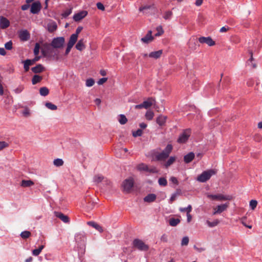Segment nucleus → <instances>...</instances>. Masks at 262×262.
Listing matches in <instances>:
<instances>
[{
  "label": "nucleus",
  "mask_w": 262,
  "mask_h": 262,
  "mask_svg": "<svg viewBox=\"0 0 262 262\" xmlns=\"http://www.w3.org/2000/svg\"><path fill=\"white\" fill-rule=\"evenodd\" d=\"M41 53L44 56H57L58 52L51 43H45L43 44Z\"/></svg>",
  "instance_id": "f257e3e1"
},
{
  "label": "nucleus",
  "mask_w": 262,
  "mask_h": 262,
  "mask_svg": "<svg viewBox=\"0 0 262 262\" xmlns=\"http://www.w3.org/2000/svg\"><path fill=\"white\" fill-rule=\"evenodd\" d=\"M216 172L217 170L215 169H211L204 171L198 176L197 180L202 183L206 182L209 180L212 176L215 175Z\"/></svg>",
  "instance_id": "f03ea898"
},
{
  "label": "nucleus",
  "mask_w": 262,
  "mask_h": 262,
  "mask_svg": "<svg viewBox=\"0 0 262 262\" xmlns=\"http://www.w3.org/2000/svg\"><path fill=\"white\" fill-rule=\"evenodd\" d=\"M172 150V146L171 144H168L166 148L160 153L156 155V158L158 161H164L166 160L169 156Z\"/></svg>",
  "instance_id": "7ed1b4c3"
},
{
  "label": "nucleus",
  "mask_w": 262,
  "mask_h": 262,
  "mask_svg": "<svg viewBox=\"0 0 262 262\" xmlns=\"http://www.w3.org/2000/svg\"><path fill=\"white\" fill-rule=\"evenodd\" d=\"M133 247L140 251H147L148 250V246L146 245L142 240L135 239L133 242Z\"/></svg>",
  "instance_id": "20e7f679"
},
{
  "label": "nucleus",
  "mask_w": 262,
  "mask_h": 262,
  "mask_svg": "<svg viewBox=\"0 0 262 262\" xmlns=\"http://www.w3.org/2000/svg\"><path fill=\"white\" fill-rule=\"evenodd\" d=\"M65 42V39L64 37H58L56 38H54L51 44L54 48L56 49H59L62 48L64 43Z\"/></svg>",
  "instance_id": "39448f33"
},
{
  "label": "nucleus",
  "mask_w": 262,
  "mask_h": 262,
  "mask_svg": "<svg viewBox=\"0 0 262 262\" xmlns=\"http://www.w3.org/2000/svg\"><path fill=\"white\" fill-rule=\"evenodd\" d=\"M134 180L132 178H129L125 180L122 183L123 191L128 193L134 186Z\"/></svg>",
  "instance_id": "423d86ee"
},
{
  "label": "nucleus",
  "mask_w": 262,
  "mask_h": 262,
  "mask_svg": "<svg viewBox=\"0 0 262 262\" xmlns=\"http://www.w3.org/2000/svg\"><path fill=\"white\" fill-rule=\"evenodd\" d=\"M190 134L191 130L190 129H185L181 134H180L177 140V142L179 143H185L188 140Z\"/></svg>",
  "instance_id": "0eeeda50"
},
{
  "label": "nucleus",
  "mask_w": 262,
  "mask_h": 262,
  "mask_svg": "<svg viewBox=\"0 0 262 262\" xmlns=\"http://www.w3.org/2000/svg\"><path fill=\"white\" fill-rule=\"evenodd\" d=\"M207 197L212 200L226 201L230 200L232 197L230 195H224L222 194H207Z\"/></svg>",
  "instance_id": "6e6552de"
},
{
  "label": "nucleus",
  "mask_w": 262,
  "mask_h": 262,
  "mask_svg": "<svg viewBox=\"0 0 262 262\" xmlns=\"http://www.w3.org/2000/svg\"><path fill=\"white\" fill-rule=\"evenodd\" d=\"M93 181L96 183L104 182L106 185H110L111 183L110 180H107L106 178L100 174L95 175L93 178Z\"/></svg>",
  "instance_id": "1a4fd4ad"
},
{
  "label": "nucleus",
  "mask_w": 262,
  "mask_h": 262,
  "mask_svg": "<svg viewBox=\"0 0 262 262\" xmlns=\"http://www.w3.org/2000/svg\"><path fill=\"white\" fill-rule=\"evenodd\" d=\"M199 41L201 43H206L209 46H213L215 45V41L210 37H201Z\"/></svg>",
  "instance_id": "9d476101"
},
{
  "label": "nucleus",
  "mask_w": 262,
  "mask_h": 262,
  "mask_svg": "<svg viewBox=\"0 0 262 262\" xmlns=\"http://www.w3.org/2000/svg\"><path fill=\"white\" fill-rule=\"evenodd\" d=\"M41 9V4L39 1L33 3L31 6L30 12L33 14H37Z\"/></svg>",
  "instance_id": "9b49d317"
},
{
  "label": "nucleus",
  "mask_w": 262,
  "mask_h": 262,
  "mask_svg": "<svg viewBox=\"0 0 262 262\" xmlns=\"http://www.w3.org/2000/svg\"><path fill=\"white\" fill-rule=\"evenodd\" d=\"M228 203L222 204L220 205H218L216 208H214V212H213V214L215 215L216 214H219L224 211L227 209L228 207Z\"/></svg>",
  "instance_id": "f8f14e48"
},
{
  "label": "nucleus",
  "mask_w": 262,
  "mask_h": 262,
  "mask_svg": "<svg viewBox=\"0 0 262 262\" xmlns=\"http://www.w3.org/2000/svg\"><path fill=\"white\" fill-rule=\"evenodd\" d=\"M19 37L22 41H27L29 39L30 35L29 32L26 30H21L19 32Z\"/></svg>",
  "instance_id": "ddd939ff"
},
{
  "label": "nucleus",
  "mask_w": 262,
  "mask_h": 262,
  "mask_svg": "<svg viewBox=\"0 0 262 262\" xmlns=\"http://www.w3.org/2000/svg\"><path fill=\"white\" fill-rule=\"evenodd\" d=\"M88 14L86 11H82L79 13L75 14L73 16V19L75 21H79L85 17Z\"/></svg>",
  "instance_id": "4468645a"
},
{
  "label": "nucleus",
  "mask_w": 262,
  "mask_h": 262,
  "mask_svg": "<svg viewBox=\"0 0 262 262\" xmlns=\"http://www.w3.org/2000/svg\"><path fill=\"white\" fill-rule=\"evenodd\" d=\"M10 26L9 20L4 16H0V28L4 29Z\"/></svg>",
  "instance_id": "2eb2a0df"
},
{
  "label": "nucleus",
  "mask_w": 262,
  "mask_h": 262,
  "mask_svg": "<svg viewBox=\"0 0 262 262\" xmlns=\"http://www.w3.org/2000/svg\"><path fill=\"white\" fill-rule=\"evenodd\" d=\"M57 26L56 23L52 20H50L47 25V29L49 32H53L56 30Z\"/></svg>",
  "instance_id": "dca6fc26"
},
{
  "label": "nucleus",
  "mask_w": 262,
  "mask_h": 262,
  "mask_svg": "<svg viewBox=\"0 0 262 262\" xmlns=\"http://www.w3.org/2000/svg\"><path fill=\"white\" fill-rule=\"evenodd\" d=\"M54 214L57 217L60 219L64 223H68L69 222V218L67 215L63 214L61 212L57 211H55Z\"/></svg>",
  "instance_id": "f3484780"
},
{
  "label": "nucleus",
  "mask_w": 262,
  "mask_h": 262,
  "mask_svg": "<svg viewBox=\"0 0 262 262\" xmlns=\"http://www.w3.org/2000/svg\"><path fill=\"white\" fill-rule=\"evenodd\" d=\"M154 39V37L152 36V31H149L147 34L141 38V41L144 43H148L151 42Z\"/></svg>",
  "instance_id": "a211bd4d"
},
{
  "label": "nucleus",
  "mask_w": 262,
  "mask_h": 262,
  "mask_svg": "<svg viewBox=\"0 0 262 262\" xmlns=\"http://www.w3.org/2000/svg\"><path fill=\"white\" fill-rule=\"evenodd\" d=\"M32 71L34 73H40L45 71V68L41 64H38L31 68Z\"/></svg>",
  "instance_id": "6ab92c4d"
},
{
  "label": "nucleus",
  "mask_w": 262,
  "mask_h": 262,
  "mask_svg": "<svg viewBox=\"0 0 262 262\" xmlns=\"http://www.w3.org/2000/svg\"><path fill=\"white\" fill-rule=\"evenodd\" d=\"M156 195L154 193H150L144 198V201L146 202H153L156 199Z\"/></svg>",
  "instance_id": "aec40b11"
},
{
  "label": "nucleus",
  "mask_w": 262,
  "mask_h": 262,
  "mask_svg": "<svg viewBox=\"0 0 262 262\" xmlns=\"http://www.w3.org/2000/svg\"><path fill=\"white\" fill-rule=\"evenodd\" d=\"M162 53L163 51L162 50L152 52L149 54V57L155 59H158L161 57Z\"/></svg>",
  "instance_id": "412c9836"
},
{
  "label": "nucleus",
  "mask_w": 262,
  "mask_h": 262,
  "mask_svg": "<svg viewBox=\"0 0 262 262\" xmlns=\"http://www.w3.org/2000/svg\"><path fill=\"white\" fill-rule=\"evenodd\" d=\"M194 158V154L192 152H190L187 155H185L184 157V160L185 163H190L191 161H192V160Z\"/></svg>",
  "instance_id": "4be33fe9"
},
{
  "label": "nucleus",
  "mask_w": 262,
  "mask_h": 262,
  "mask_svg": "<svg viewBox=\"0 0 262 262\" xmlns=\"http://www.w3.org/2000/svg\"><path fill=\"white\" fill-rule=\"evenodd\" d=\"M88 224L93 227V228L99 231L100 232H103L102 228L96 223L93 221H90L88 222Z\"/></svg>",
  "instance_id": "5701e85b"
},
{
  "label": "nucleus",
  "mask_w": 262,
  "mask_h": 262,
  "mask_svg": "<svg viewBox=\"0 0 262 262\" xmlns=\"http://www.w3.org/2000/svg\"><path fill=\"white\" fill-rule=\"evenodd\" d=\"M166 119V116L160 115L157 118L156 122L159 125L162 126L165 124Z\"/></svg>",
  "instance_id": "b1692460"
},
{
  "label": "nucleus",
  "mask_w": 262,
  "mask_h": 262,
  "mask_svg": "<svg viewBox=\"0 0 262 262\" xmlns=\"http://www.w3.org/2000/svg\"><path fill=\"white\" fill-rule=\"evenodd\" d=\"M34 184V182L31 180H23L21 181L20 185L23 187H28L33 186Z\"/></svg>",
  "instance_id": "393cba45"
},
{
  "label": "nucleus",
  "mask_w": 262,
  "mask_h": 262,
  "mask_svg": "<svg viewBox=\"0 0 262 262\" xmlns=\"http://www.w3.org/2000/svg\"><path fill=\"white\" fill-rule=\"evenodd\" d=\"M152 99L149 98L147 101H144L142 103L143 107L146 109L148 108L152 105Z\"/></svg>",
  "instance_id": "a878e982"
},
{
  "label": "nucleus",
  "mask_w": 262,
  "mask_h": 262,
  "mask_svg": "<svg viewBox=\"0 0 262 262\" xmlns=\"http://www.w3.org/2000/svg\"><path fill=\"white\" fill-rule=\"evenodd\" d=\"M76 48L79 51H82L85 48V45L84 44L83 39H81L79 40L76 45Z\"/></svg>",
  "instance_id": "bb28decb"
},
{
  "label": "nucleus",
  "mask_w": 262,
  "mask_h": 262,
  "mask_svg": "<svg viewBox=\"0 0 262 262\" xmlns=\"http://www.w3.org/2000/svg\"><path fill=\"white\" fill-rule=\"evenodd\" d=\"M176 161L175 157H170L169 159L164 164L165 168H167L171 165Z\"/></svg>",
  "instance_id": "cd10ccee"
},
{
  "label": "nucleus",
  "mask_w": 262,
  "mask_h": 262,
  "mask_svg": "<svg viewBox=\"0 0 262 262\" xmlns=\"http://www.w3.org/2000/svg\"><path fill=\"white\" fill-rule=\"evenodd\" d=\"M78 36L76 34H72L70 36L69 41L68 44L73 46L77 40Z\"/></svg>",
  "instance_id": "c85d7f7f"
},
{
  "label": "nucleus",
  "mask_w": 262,
  "mask_h": 262,
  "mask_svg": "<svg viewBox=\"0 0 262 262\" xmlns=\"http://www.w3.org/2000/svg\"><path fill=\"white\" fill-rule=\"evenodd\" d=\"M24 69L25 72H28L29 70V67L33 64V61L30 59H27L24 62Z\"/></svg>",
  "instance_id": "c756f323"
},
{
  "label": "nucleus",
  "mask_w": 262,
  "mask_h": 262,
  "mask_svg": "<svg viewBox=\"0 0 262 262\" xmlns=\"http://www.w3.org/2000/svg\"><path fill=\"white\" fill-rule=\"evenodd\" d=\"M180 223L179 219L171 218L169 220V224L171 226L175 227Z\"/></svg>",
  "instance_id": "7c9ffc66"
},
{
  "label": "nucleus",
  "mask_w": 262,
  "mask_h": 262,
  "mask_svg": "<svg viewBox=\"0 0 262 262\" xmlns=\"http://www.w3.org/2000/svg\"><path fill=\"white\" fill-rule=\"evenodd\" d=\"M42 79V77L38 75H35L33 76L32 79V83L33 85L37 84Z\"/></svg>",
  "instance_id": "2f4dec72"
},
{
  "label": "nucleus",
  "mask_w": 262,
  "mask_h": 262,
  "mask_svg": "<svg viewBox=\"0 0 262 262\" xmlns=\"http://www.w3.org/2000/svg\"><path fill=\"white\" fill-rule=\"evenodd\" d=\"M137 168L139 171H148V167L144 163H141L137 165Z\"/></svg>",
  "instance_id": "473e14b6"
},
{
  "label": "nucleus",
  "mask_w": 262,
  "mask_h": 262,
  "mask_svg": "<svg viewBox=\"0 0 262 262\" xmlns=\"http://www.w3.org/2000/svg\"><path fill=\"white\" fill-rule=\"evenodd\" d=\"M49 90L46 87H42L39 90V93L41 96H46L49 94Z\"/></svg>",
  "instance_id": "72a5a7b5"
},
{
  "label": "nucleus",
  "mask_w": 262,
  "mask_h": 262,
  "mask_svg": "<svg viewBox=\"0 0 262 262\" xmlns=\"http://www.w3.org/2000/svg\"><path fill=\"white\" fill-rule=\"evenodd\" d=\"M145 116L147 120H151L154 116V113L151 111H148L146 113Z\"/></svg>",
  "instance_id": "f704fd0d"
},
{
  "label": "nucleus",
  "mask_w": 262,
  "mask_h": 262,
  "mask_svg": "<svg viewBox=\"0 0 262 262\" xmlns=\"http://www.w3.org/2000/svg\"><path fill=\"white\" fill-rule=\"evenodd\" d=\"M44 247L45 246L43 245H41L38 249L33 250L32 251L33 255L34 256L38 255L40 253L42 250L44 248Z\"/></svg>",
  "instance_id": "c9c22d12"
},
{
  "label": "nucleus",
  "mask_w": 262,
  "mask_h": 262,
  "mask_svg": "<svg viewBox=\"0 0 262 262\" xmlns=\"http://www.w3.org/2000/svg\"><path fill=\"white\" fill-rule=\"evenodd\" d=\"M45 106L49 109L51 110H56L57 108V107L55 104L52 103L51 102H46L45 104Z\"/></svg>",
  "instance_id": "e433bc0d"
},
{
  "label": "nucleus",
  "mask_w": 262,
  "mask_h": 262,
  "mask_svg": "<svg viewBox=\"0 0 262 262\" xmlns=\"http://www.w3.org/2000/svg\"><path fill=\"white\" fill-rule=\"evenodd\" d=\"M127 121V119L125 115H120L119 122L121 124H125Z\"/></svg>",
  "instance_id": "4c0bfd02"
},
{
  "label": "nucleus",
  "mask_w": 262,
  "mask_h": 262,
  "mask_svg": "<svg viewBox=\"0 0 262 262\" xmlns=\"http://www.w3.org/2000/svg\"><path fill=\"white\" fill-rule=\"evenodd\" d=\"M220 223V221L219 220H215L213 222H210L209 221H207V224L210 227H213L214 226H217Z\"/></svg>",
  "instance_id": "58836bf2"
},
{
  "label": "nucleus",
  "mask_w": 262,
  "mask_h": 262,
  "mask_svg": "<svg viewBox=\"0 0 262 262\" xmlns=\"http://www.w3.org/2000/svg\"><path fill=\"white\" fill-rule=\"evenodd\" d=\"M158 183L160 186H166L167 185V181L165 178H160L158 180Z\"/></svg>",
  "instance_id": "ea45409f"
},
{
  "label": "nucleus",
  "mask_w": 262,
  "mask_h": 262,
  "mask_svg": "<svg viewBox=\"0 0 262 262\" xmlns=\"http://www.w3.org/2000/svg\"><path fill=\"white\" fill-rule=\"evenodd\" d=\"M179 210L181 212H186V213H190L192 210V207L190 205H189L186 208H180Z\"/></svg>",
  "instance_id": "a19ab883"
},
{
  "label": "nucleus",
  "mask_w": 262,
  "mask_h": 262,
  "mask_svg": "<svg viewBox=\"0 0 262 262\" xmlns=\"http://www.w3.org/2000/svg\"><path fill=\"white\" fill-rule=\"evenodd\" d=\"M53 163L55 166L59 167L63 164V161L61 159H56L54 160Z\"/></svg>",
  "instance_id": "79ce46f5"
},
{
  "label": "nucleus",
  "mask_w": 262,
  "mask_h": 262,
  "mask_svg": "<svg viewBox=\"0 0 262 262\" xmlns=\"http://www.w3.org/2000/svg\"><path fill=\"white\" fill-rule=\"evenodd\" d=\"M180 194V190H177L176 192L172 194L170 200H169L170 203H172L174 201H175L177 196L179 195Z\"/></svg>",
  "instance_id": "37998d69"
},
{
  "label": "nucleus",
  "mask_w": 262,
  "mask_h": 262,
  "mask_svg": "<svg viewBox=\"0 0 262 262\" xmlns=\"http://www.w3.org/2000/svg\"><path fill=\"white\" fill-rule=\"evenodd\" d=\"M30 235L31 232L29 231H23L20 234V236L24 239H26L29 237Z\"/></svg>",
  "instance_id": "c03bdc74"
},
{
  "label": "nucleus",
  "mask_w": 262,
  "mask_h": 262,
  "mask_svg": "<svg viewBox=\"0 0 262 262\" xmlns=\"http://www.w3.org/2000/svg\"><path fill=\"white\" fill-rule=\"evenodd\" d=\"M172 15V12L171 11H167L165 12L163 18L165 19H170Z\"/></svg>",
  "instance_id": "a18cd8bd"
},
{
  "label": "nucleus",
  "mask_w": 262,
  "mask_h": 262,
  "mask_svg": "<svg viewBox=\"0 0 262 262\" xmlns=\"http://www.w3.org/2000/svg\"><path fill=\"white\" fill-rule=\"evenodd\" d=\"M154 7H155L154 4H152L151 5H145L144 6H141V7L139 8V11H143L146 9H150L152 8H154Z\"/></svg>",
  "instance_id": "49530a36"
},
{
  "label": "nucleus",
  "mask_w": 262,
  "mask_h": 262,
  "mask_svg": "<svg viewBox=\"0 0 262 262\" xmlns=\"http://www.w3.org/2000/svg\"><path fill=\"white\" fill-rule=\"evenodd\" d=\"M157 30L158 32L155 34L156 36H161L164 33V31L161 26H159L157 27Z\"/></svg>",
  "instance_id": "de8ad7c7"
},
{
  "label": "nucleus",
  "mask_w": 262,
  "mask_h": 262,
  "mask_svg": "<svg viewBox=\"0 0 262 262\" xmlns=\"http://www.w3.org/2000/svg\"><path fill=\"white\" fill-rule=\"evenodd\" d=\"M72 13V9H67L62 14H61L62 16L63 17H68L69 15H70L71 14V13Z\"/></svg>",
  "instance_id": "09e8293b"
},
{
  "label": "nucleus",
  "mask_w": 262,
  "mask_h": 262,
  "mask_svg": "<svg viewBox=\"0 0 262 262\" xmlns=\"http://www.w3.org/2000/svg\"><path fill=\"white\" fill-rule=\"evenodd\" d=\"M95 83V81L92 78H90L86 80V86L90 87L93 86Z\"/></svg>",
  "instance_id": "8fccbe9b"
},
{
  "label": "nucleus",
  "mask_w": 262,
  "mask_h": 262,
  "mask_svg": "<svg viewBox=\"0 0 262 262\" xmlns=\"http://www.w3.org/2000/svg\"><path fill=\"white\" fill-rule=\"evenodd\" d=\"M257 205V202L256 200H252L250 202V206L252 210L255 209Z\"/></svg>",
  "instance_id": "3c124183"
},
{
  "label": "nucleus",
  "mask_w": 262,
  "mask_h": 262,
  "mask_svg": "<svg viewBox=\"0 0 262 262\" xmlns=\"http://www.w3.org/2000/svg\"><path fill=\"white\" fill-rule=\"evenodd\" d=\"M39 49L40 46L39 43H36L34 49V54L35 56H37L38 55L39 52Z\"/></svg>",
  "instance_id": "603ef678"
},
{
  "label": "nucleus",
  "mask_w": 262,
  "mask_h": 262,
  "mask_svg": "<svg viewBox=\"0 0 262 262\" xmlns=\"http://www.w3.org/2000/svg\"><path fill=\"white\" fill-rule=\"evenodd\" d=\"M189 243V238L187 236H185L182 238L181 242V245L183 246H187Z\"/></svg>",
  "instance_id": "864d4df0"
},
{
  "label": "nucleus",
  "mask_w": 262,
  "mask_h": 262,
  "mask_svg": "<svg viewBox=\"0 0 262 262\" xmlns=\"http://www.w3.org/2000/svg\"><path fill=\"white\" fill-rule=\"evenodd\" d=\"M8 146L9 144L8 143L5 141H0V151Z\"/></svg>",
  "instance_id": "5fc2aeb1"
},
{
  "label": "nucleus",
  "mask_w": 262,
  "mask_h": 262,
  "mask_svg": "<svg viewBox=\"0 0 262 262\" xmlns=\"http://www.w3.org/2000/svg\"><path fill=\"white\" fill-rule=\"evenodd\" d=\"M143 132L141 129H138L136 132L133 133V136L135 137L142 136Z\"/></svg>",
  "instance_id": "6e6d98bb"
},
{
  "label": "nucleus",
  "mask_w": 262,
  "mask_h": 262,
  "mask_svg": "<svg viewBox=\"0 0 262 262\" xmlns=\"http://www.w3.org/2000/svg\"><path fill=\"white\" fill-rule=\"evenodd\" d=\"M249 53L251 55V57L250 58V59L249 60V61L251 62V64L250 66L253 68H255L256 67V65L255 63H252V61L253 60V53L251 51H249Z\"/></svg>",
  "instance_id": "4d7b16f0"
},
{
  "label": "nucleus",
  "mask_w": 262,
  "mask_h": 262,
  "mask_svg": "<svg viewBox=\"0 0 262 262\" xmlns=\"http://www.w3.org/2000/svg\"><path fill=\"white\" fill-rule=\"evenodd\" d=\"M5 47L7 50H10L12 48V42L9 41L5 44Z\"/></svg>",
  "instance_id": "13d9d810"
},
{
  "label": "nucleus",
  "mask_w": 262,
  "mask_h": 262,
  "mask_svg": "<svg viewBox=\"0 0 262 262\" xmlns=\"http://www.w3.org/2000/svg\"><path fill=\"white\" fill-rule=\"evenodd\" d=\"M246 217H242V219H241V222H242V224H243L244 226H245V227H247V228H249V229H251V228H252V226H251V225H247V224H246V223L245 222V220H246Z\"/></svg>",
  "instance_id": "bf43d9fd"
},
{
  "label": "nucleus",
  "mask_w": 262,
  "mask_h": 262,
  "mask_svg": "<svg viewBox=\"0 0 262 262\" xmlns=\"http://www.w3.org/2000/svg\"><path fill=\"white\" fill-rule=\"evenodd\" d=\"M23 115L25 117H28L30 115V112L28 108H26L22 112Z\"/></svg>",
  "instance_id": "052dcab7"
},
{
  "label": "nucleus",
  "mask_w": 262,
  "mask_h": 262,
  "mask_svg": "<svg viewBox=\"0 0 262 262\" xmlns=\"http://www.w3.org/2000/svg\"><path fill=\"white\" fill-rule=\"evenodd\" d=\"M161 241L163 242H167L168 241V236L166 234H164L161 237Z\"/></svg>",
  "instance_id": "680f3d73"
},
{
  "label": "nucleus",
  "mask_w": 262,
  "mask_h": 262,
  "mask_svg": "<svg viewBox=\"0 0 262 262\" xmlns=\"http://www.w3.org/2000/svg\"><path fill=\"white\" fill-rule=\"evenodd\" d=\"M107 80V78H102L99 80L98 81V84L99 85L103 84L104 82H105Z\"/></svg>",
  "instance_id": "e2e57ef3"
},
{
  "label": "nucleus",
  "mask_w": 262,
  "mask_h": 262,
  "mask_svg": "<svg viewBox=\"0 0 262 262\" xmlns=\"http://www.w3.org/2000/svg\"><path fill=\"white\" fill-rule=\"evenodd\" d=\"M73 47V46L68 44L67 47V49H66V52H65V54L66 55H68L69 53V52H70V51H71V49Z\"/></svg>",
  "instance_id": "0e129e2a"
},
{
  "label": "nucleus",
  "mask_w": 262,
  "mask_h": 262,
  "mask_svg": "<svg viewBox=\"0 0 262 262\" xmlns=\"http://www.w3.org/2000/svg\"><path fill=\"white\" fill-rule=\"evenodd\" d=\"M170 181L173 184L178 185V181L176 177H172L170 179Z\"/></svg>",
  "instance_id": "69168bd1"
},
{
  "label": "nucleus",
  "mask_w": 262,
  "mask_h": 262,
  "mask_svg": "<svg viewBox=\"0 0 262 262\" xmlns=\"http://www.w3.org/2000/svg\"><path fill=\"white\" fill-rule=\"evenodd\" d=\"M97 8L101 10H104V7L103 5L101 3H98L97 4Z\"/></svg>",
  "instance_id": "338daca9"
},
{
  "label": "nucleus",
  "mask_w": 262,
  "mask_h": 262,
  "mask_svg": "<svg viewBox=\"0 0 262 262\" xmlns=\"http://www.w3.org/2000/svg\"><path fill=\"white\" fill-rule=\"evenodd\" d=\"M24 89V88L23 86H19L18 88H16L14 91L15 92V93H17V94H19L20 93V92H22V91Z\"/></svg>",
  "instance_id": "774afa93"
}]
</instances>
